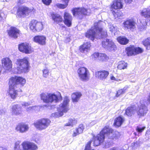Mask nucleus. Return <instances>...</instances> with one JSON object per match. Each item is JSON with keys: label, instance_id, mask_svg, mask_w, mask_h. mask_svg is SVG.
<instances>
[{"label": "nucleus", "instance_id": "nucleus-1", "mask_svg": "<svg viewBox=\"0 0 150 150\" xmlns=\"http://www.w3.org/2000/svg\"><path fill=\"white\" fill-rule=\"evenodd\" d=\"M120 134L117 131H114L108 126H105L102 130L100 133L94 138V144L97 146L102 143L105 137L106 136L111 141H115L119 139Z\"/></svg>", "mask_w": 150, "mask_h": 150}, {"label": "nucleus", "instance_id": "nucleus-2", "mask_svg": "<svg viewBox=\"0 0 150 150\" xmlns=\"http://www.w3.org/2000/svg\"><path fill=\"white\" fill-rule=\"evenodd\" d=\"M105 24V23L101 21L95 22L94 26L86 33V37L92 40L95 38L106 37L108 35L107 31L106 30H104L102 28Z\"/></svg>", "mask_w": 150, "mask_h": 150}, {"label": "nucleus", "instance_id": "nucleus-3", "mask_svg": "<svg viewBox=\"0 0 150 150\" xmlns=\"http://www.w3.org/2000/svg\"><path fill=\"white\" fill-rule=\"evenodd\" d=\"M15 67L13 70L14 74H21L25 73L29 71V63L28 59L24 57L23 59H18L15 62Z\"/></svg>", "mask_w": 150, "mask_h": 150}, {"label": "nucleus", "instance_id": "nucleus-4", "mask_svg": "<svg viewBox=\"0 0 150 150\" xmlns=\"http://www.w3.org/2000/svg\"><path fill=\"white\" fill-rule=\"evenodd\" d=\"M41 100L46 103L57 102L62 99L60 93L59 92L54 93H42L40 95Z\"/></svg>", "mask_w": 150, "mask_h": 150}, {"label": "nucleus", "instance_id": "nucleus-5", "mask_svg": "<svg viewBox=\"0 0 150 150\" xmlns=\"http://www.w3.org/2000/svg\"><path fill=\"white\" fill-rule=\"evenodd\" d=\"M70 101L69 98L67 96H65L63 102L57 108V112L53 113L51 117L57 118L62 116L64 113L67 112L69 109V103Z\"/></svg>", "mask_w": 150, "mask_h": 150}, {"label": "nucleus", "instance_id": "nucleus-6", "mask_svg": "<svg viewBox=\"0 0 150 150\" xmlns=\"http://www.w3.org/2000/svg\"><path fill=\"white\" fill-rule=\"evenodd\" d=\"M50 122L51 121L49 119L42 118L36 121L34 125L38 129L42 130L46 129L49 126Z\"/></svg>", "mask_w": 150, "mask_h": 150}, {"label": "nucleus", "instance_id": "nucleus-7", "mask_svg": "<svg viewBox=\"0 0 150 150\" xmlns=\"http://www.w3.org/2000/svg\"><path fill=\"white\" fill-rule=\"evenodd\" d=\"M74 16L81 18L83 15H89L90 13L89 10H87L84 8H76L72 11Z\"/></svg>", "mask_w": 150, "mask_h": 150}, {"label": "nucleus", "instance_id": "nucleus-8", "mask_svg": "<svg viewBox=\"0 0 150 150\" xmlns=\"http://www.w3.org/2000/svg\"><path fill=\"white\" fill-rule=\"evenodd\" d=\"M26 82L25 79L22 76H15L12 77L9 80L10 83L13 84L16 87H17V86L19 85L21 86H23Z\"/></svg>", "mask_w": 150, "mask_h": 150}, {"label": "nucleus", "instance_id": "nucleus-9", "mask_svg": "<svg viewBox=\"0 0 150 150\" xmlns=\"http://www.w3.org/2000/svg\"><path fill=\"white\" fill-rule=\"evenodd\" d=\"M77 72L79 77L81 80L86 81L89 79V71L86 68L84 67L80 68L78 69Z\"/></svg>", "mask_w": 150, "mask_h": 150}, {"label": "nucleus", "instance_id": "nucleus-10", "mask_svg": "<svg viewBox=\"0 0 150 150\" xmlns=\"http://www.w3.org/2000/svg\"><path fill=\"white\" fill-rule=\"evenodd\" d=\"M18 48L20 52L26 54H30L33 51L31 45L26 42L22 43L19 45Z\"/></svg>", "mask_w": 150, "mask_h": 150}, {"label": "nucleus", "instance_id": "nucleus-11", "mask_svg": "<svg viewBox=\"0 0 150 150\" xmlns=\"http://www.w3.org/2000/svg\"><path fill=\"white\" fill-rule=\"evenodd\" d=\"M102 46L109 51L114 50L116 48V46L111 40L108 39H104L102 42Z\"/></svg>", "mask_w": 150, "mask_h": 150}, {"label": "nucleus", "instance_id": "nucleus-12", "mask_svg": "<svg viewBox=\"0 0 150 150\" xmlns=\"http://www.w3.org/2000/svg\"><path fill=\"white\" fill-rule=\"evenodd\" d=\"M23 150H37L38 146L34 142L29 141L23 142L21 144Z\"/></svg>", "mask_w": 150, "mask_h": 150}, {"label": "nucleus", "instance_id": "nucleus-13", "mask_svg": "<svg viewBox=\"0 0 150 150\" xmlns=\"http://www.w3.org/2000/svg\"><path fill=\"white\" fill-rule=\"evenodd\" d=\"M33 10V8H29L25 6H22L19 9L17 14L20 16L24 17L28 15L31 12H34Z\"/></svg>", "mask_w": 150, "mask_h": 150}, {"label": "nucleus", "instance_id": "nucleus-14", "mask_svg": "<svg viewBox=\"0 0 150 150\" xmlns=\"http://www.w3.org/2000/svg\"><path fill=\"white\" fill-rule=\"evenodd\" d=\"M2 67L6 71H10L11 70L12 63L11 60L8 57L3 58L1 60Z\"/></svg>", "mask_w": 150, "mask_h": 150}, {"label": "nucleus", "instance_id": "nucleus-15", "mask_svg": "<svg viewBox=\"0 0 150 150\" xmlns=\"http://www.w3.org/2000/svg\"><path fill=\"white\" fill-rule=\"evenodd\" d=\"M136 111L138 115L139 116H144L146 114L147 108L144 104L143 101H140Z\"/></svg>", "mask_w": 150, "mask_h": 150}, {"label": "nucleus", "instance_id": "nucleus-16", "mask_svg": "<svg viewBox=\"0 0 150 150\" xmlns=\"http://www.w3.org/2000/svg\"><path fill=\"white\" fill-rule=\"evenodd\" d=\"M28 125L24 123L19 124L15 127L16 130L19 133H23L28 131L29 129Z\"/></svg>", "mask_w": 150, "mask_h": 150}, {"label": "nucleus", "instance_id": "nucleus-17", "mask_svg": "<svg viewBox=\"0 0 150 150\" xmlns=\"http://www.w3.org/2000/svg\"><path fill=\"white\" fill-rule=\"evenodd\" d=\"M13 84H9V89L8 93L11 98L14 99L16 98L18 95V91L16 87Z\"/></svg>", "mask_w": 150, "mask_h": 150}, {"label": "nucleus", "instance_id": "nucleus-18", "mask_svg": "<svg viewBox=\"0 0 150 150\" xmlns=\"http://www.w3.org/2000/svg\"><path fill=\"white\" fill-rule=\"evenodd\" d=\"M123 24L125 29H130L132 31H133L136 27V23L132 19L127 20L123 23Z\"/></svg>", "mask_w": 150, "mask_h": 150}, {"label": "nucleus", "instance_id": "nucleus-19", "mask_svg": "<svg viewBox=\"0 0 150 150\" xmlns=\"http://www.w3.org/2000/svg\"><path fill=\"white\" fill-rule=\"evenodd\" d=\"M8 34L9 36L14 38H16L19 35L20 31L19 30L15 27H12L8 30Z\"/></svg>", "mask_w": 150, "mask_h": 150}, {"label": "nucleus", "instance_id": "nucleus-20", "mask_svg": "<svg viewBox=\"0 0 150 150\" xmlns=\"http://www.w3.org/2000/svg\"><path fill=\"white\" fill-rule=\"evenodd\" d=\"M64 18L65 24L68 27L71 26L72 20V16L71 14L67 11H65L64 13Z\"/></svg>", "mask_w": 150, "mask_h": 150}, {"label": "nucleus", "instance_id": "nucleus-21", "mask_svg": "<svg viewBox=\"0 0 150 150\" xmlns=\"http://www.w3.org/2000/svg\"><path fill=\"white\" fill-rule=\"evenodd\" d=\"M109 74V72L105 70L98 71L96 72L95 73L96 77L102 80H104L105 79Z\"/></svg>", "mask_w": 150, "mask_h": 150}, {"label": "nucleus", "instance_id": "nucleus-22", "mask_svg": "<svg viewBox=\"0 0 150 150\" xmlns=\"http://www.w3.org/2000/svg\"><path fill=\"white\" fill-rule=\"evenodd\" d=\"M11 113L13 115H22V108L21 107L18 105H13L11 107Z\"/></svg>", "mask_w": 150, "mask_h": 150}, {"label": "nucleus", "instance_id": "nucleus-23", "mask_svg": "<svg viewBox=\"0 0 150 150\" xmlns=\"http://www.w3.org/2000/svg\"><path fill=\"white\" fill-rule=\"evenodd\" d=\"M91 47L90 43L89 42H86L80 46L79 50L81 53L87 54L89 52Z\"/></svg>", "mask_w": 150, "mask_h": 150}, {"label": "nucleus", "instance_id": "nucleus-24", "mask_svg": "<svg viewBox=\"0 0 150 150\" xmlns=\"http://www.w3.org/2000/svg\"><path fill=\"white\" fill-rule=\"evenodd\" d=\"M46 38L43 35H37L33 38L34 41L41 45H45V44Z\"/></svg>", "mask_w": 150, "mask_h": 150}, {"label": "nucleus", "instance_id": "nucleus-25", "mask_svg": "<svg viewBox=\"0 0 150 150\" xmlns=\"http://www.w3.org/2000/svg\"><path fill=\"white\" fill-rule=\"evenodd\" d=\"M123 7V3L121 0H115L111 5V8L115 9H121Z\"/></svg>", "mask_w": 150, "mask_h": 150}, {"label": "nucleus", "instance_id": "nucleus-26", "mask_svg": "<svg viewBox=\"0 0 150 150\" xmlns=\"http://www.w3.org/2000/svg\"><path fill=\"white\" fill-rule=\"evenodd\" d=\"M52 19L54 22L59 23L62 22L63 18L62 16L60 15L57 13H52L51 14Z\"/></svg>", "mask_w": 150, "mask_h": 150}, {"label": "nucleus", "instance_id": "nucleus-27", "mask_svg": "<svg viewBox=\"0 0 150 150\" xmlns=\"http://www.w3.org/2000/svg\"><path fill=\"white\" fill-rule=\"evenodd\" d=\"M81 96L82 94L80 92H76L72 93L71 96L72 102L74 103L77 102Z\"/></svg>", "mask_w": 150, "mask_h": 150}, {"label": "nucleus", "instance_id": "nucleus-28", "mask_svg": "<svg viewBox=\"0 0 150 150\" xmlns=\"http://www.w3.org/2000/svg\"><path fill=\"white\" fill-rule=\"evenodd\" d=\"M124 121L125 119L123 117L119 116L114 120V125L116 127H119L121 126Z\"/></svg>", "mask_w": 150, "mask_h": 150}, {"label": "nucleus", "instance_id": "nucleus-29", "mask_svg": "<svg viewBox=\"0 0 150 150\" xmlns=\"http://www.w3.org/2000/svg\"><path fill=\"white\" fill-rule=\"evenodd\" d=\"M134 46H130L127 47L125 49V51L127 55L128 56H131L133 55H135Z\"/></svg>", "mask_w": 150, "mask_h": 150}, {"label": "nucleus", "instance_id": "nucleus-30", "mask_svg": "<svg viewBox=\"0 0 150 150\" xmlns=\"http://www.w3.org/2000/svg\"><path fill=\"white\" fill-rule=\"evenodd\" d=\"M144 46L147 50H150V37L144 39L142 42Z\"/></svg>", "mask_w": 150, "mask_h": 150}, {"label": "nucleus", "instance_id": "nucleus-31", "mask_svg": "<svg viewBox=\"0 0 150 150\" xmlns=\"http://www.w3.org/2000/svg\"><path fill=\"white\" fill-rule=\"evenodd\" d=\"M117 39L119 42L122 45H126L129 41V40L124 37H119L117 38Z\"/></svg>", "mask_w": 150, "mask_h": 150}, {"label": "nucleus", "instance_id": "nucleus-32", "mask_svg": "<svg viewBox=\"0 0 150 150\" xmlns=\"http://www.w3.org/2000/svg\"><path fill=\"white\" fill-rule=\"evenodd\" d=\"M127 64L123 61H121L118 63L117 68L119 69H124L127 68Z\"/></svg>", "mask_w": 150, "mask_h": 150}, {"label": "nucleus", "instance_id": "nucleus-33", "mask_svg": "<svg viewBox=\"0 0 150 150\" xmlns=\"http://www.w3.org/2000/svg\"><path fill=\"white\" fill-rule=\"evenodd\" d=\"M135 108L129 107L126 110L125 113L126 115L128 116H131L135 112Z\"/></svg>", "mask_w": 150, "mask_h": 150}, {"label": "nucleus", "instance_id": "nucleus-34", "mask_svg": "<svg viewBox=\"0 0 150 150\" xmlns=\"http://www.w3.org/2000/svg\"><path fill=\"white\" fill-rule=\"evenodd\" d=\"M77 123L76 120L74 118L70 119H69L68 122L65 124L64 126H71L73 127V125Z\"/></svg>", "mask_w": 150, "mask_h": 150}, {"label": "nucleus", "instance_id": "nucleus-35", "mask_svg": "<svg viewBox=\"0 0 150 150\" xmlns=\"http://www.w3.org/2000/svg\"><path fill=\"white\" fill-rule=\"evenodd\" d=\"M68 5V4L66 3H64V4H63L59 3H57L54 4V6L59 9H64L66 8Z\"/></svg>", "mask_w": 150, "mask_h": 150}, {"label": "nucleus", "instance_id": "nucleus-36", "mask_svg": "<svg viewBox=\"0 0 150 150\" xmlns=\"http://www.w3.org/2000/svg\"><path fill=\"white\" fill-rule=\"evenodd\" d=\"M99 57V60L100 61H106L109 59L108 57L105 54L100 53Z\"/></svg>", "mask_w": 150, "mask_h": 150}, {"label": "nucleus", "instance_id": "nucleus-37", "mask_svg": "<svg viewBox=\"0 0 150 150\" xmlns=\"http://www.w3.org/2000/svg\"><path fill=\"white\" fill-rule=\"evenodd\" d=\"M36 21L32 20L30 24V29L33 32L36 31Z\"/></svg>", "mask_w": 150, "mask_h": 150}, {"label": "nucleus", "instance_id": "nucleus-38", "mask_svg": "<svg viewBox=\"0 0 150 150\" xmlns=\"http://www.w3.org/2000/svg\"><path fill=\"white\" fill-rule=\"evenodd\" d=\"M42 76L45 78H47L49 74V70L48 67L45 66L42 70Z\"/></svg>", "mask_w": 150, "mask_h": 150}, {"label": "nucleus", "instance_id": "nucleus-39", "mask_svg": "<svg viewBox=\"0 0 150 150\" xmlns=\"http://www.w3.org/2000/svg\"><path fill=\"white\" fill-rule=\"evenodd\" d=\"M110 31L112 33H114L117 32L118 31V28L116 26H114L110 24L109 26Z\"/></svg>", "mask_w": 150, "mask_h": 150}, {"label": "nucleus", "instance_id": "nucleus-40", "mask_svg": "<svg viewBox=\"0 0 150 150\" xmlns=\"http://www.w3.org/2000/svg\"><path fill=\"white\" fill-rule=\"evenodd\" d=\"M39 108V107L38 106H33L29 107L27 108L26 110L27 112H32L33 110H37Z\"/></svg>", "mask_w": 150, "mask_h": 150}, {"label": "nucleus", "instance_id": "nucleus-41", "mask_svg": "<svg viewBox=\"0 0 150 150\" xmlns=\"http://www.w3.org/2000/svg\"><path fill=\"white\" fill-rule=\"evenodd\" d=\"M36 31H39L42 30L43 29V25L42 23L38 22L36 21Z\"/></svg>", "mask_w": 150, "mask_h": 150}, {"label": "nucleus", "instance_id": "nucleus-42", "mask_svg": "<svg viewBox=\"0 0 150 150\" xmlns=\"http://www.w3.org/2000/svg\"><path fill=\"white\" fill-rule=\"evenodd\" d=\"M140 22L142 24L141 25H140L142 28H140V30L141 31H142L143 30L145 29L146 26L147 24V22L145 19L141 20L140 21Z\"/></svg>", "mask_w": 150, "mask_h": 150}, {"label": "nucleus", "instance_id": "nucleus-43", "mask_svg": "<svg viewBox=\"0 0 150 150\" xmlns=\"http://www.w3.org/2000/svg\"><path fill=\"white\" fill-rule=\"evenodd\" d=\"M100 53L98 52H95L92 55L91 57L92 59L94 60H99V57H100Z\"/></svg>", "mask_w": 150, "mask_h": 150}, {"label": "nucleus", "instance_id": "nucleus-44", "mask_svg": "<svg viewBox=\"0 0 150 150\" xmlns=\"http://www.w3.org/2000/svg\"><path fill=\"white\" fill-rule=\"evenodd\" d=\"M23 148H22L18 142L15 143L14 147V150H23Z\"/></svg>", "mask_w": 150, "mask_h": 150}, {"label": "nucleus", "instance_id": "nucleus-45", "mask_svg": "<svg viewBox=\"0 0 150 150\" xmlns=\"http://www.w3.org/2000/svg\"><path fill=\"white\" fill-rule=\"evenodd\" d=\"M135 55L142 53L143 52V50L140 47H134Z\"/></svg>", "mask_w": 150, "mask_h": 150}, {"label": "nucleus", "instance_id": "nucleus-46", "mask_svg": "<svg viewBox=\"0 0 150 150\" xmlns=\"http://www.w3.org/2000/svg\"><path fill=\"white\" fill-rule=\"evenodd\" d=\"M112 13L115 18H119L121 16V13L118 11H117L116 12L113 11L112 12Z\"/></svg>", "mask_w": 150, "mask_h": 150}, {"label": "nucleus", "instance_id": "nucleus-47", "mask_svg": "<svg viewBox=\"0 0 150 150\" xmlns=\"http://www.w3.org/2000/svg\"><path fill=\"white\" fill-rule=\"evenodd\" d=\"M78 131V132L80 134L83 132L84 129L83 125V124H80L77 128H76Z\"/></svg>", "mask_w": 150, "mask_h": 150}, {"label": "nucleus", "instance_id": "nucleus-48", "mask_svg": "<svg viewBox=\"0 0 150 150\" xmlns=\"http://www.w3.org/2000/svg\"><path fill=\"white\" fill-rule=\"evenodd\" d=\"M145 128V127H141L137 126L136 128V131L139 133H141L144 131Z\"/></svg>", "mask_w": 150, "mask_h": 150}, {"label": "nucleus", "instance_id": "nucleus-49", "mask_svg": "<svg viewBox=\"0 0 150 150\" xmlns=\"http://www.w3.org/2000/svg\"><path fill=\"white\" fill-rule=\"evenodd\" d=\"M91 142H88L86 145L84 150H90L91 149Z\"/></svg>", "mask_w": 150, "mask_h": 150}, {"label": "nucleus", "instance_id": "nucleus-50", "mask_svg": "<svg viewBox=\"0 0 150 150\" xmlns=\"http://www.w3.org/2000/svg\"><path fill=\"white\" fill-rule=\"evenodd\" d=\"M96 123V121H92L90 122H89L86 125L87 127L88 128L91 127L93 125H94Z\"/></svg>", "mask_w": 150, "mask_h": 150}, {"label": "nucleus", "instance_id": "nucleus-51", "mask_svg": "<svg viewBox=\"0 0 150 150\" xmlns=\"http://www.w3.org/2000/svg\"><path fill=\"white\" fill-rule=\"evenodd\" d=\"M33 102V101H31V102H23L21 104V105L23 106L26 107L31 105Z\"/></svg>", "mask_w": 150, "mask_h": 150}, {"label": "nucleus", "instance_id": "nucleus-52", "mask_svg": "<svg viewBox=\"0 0 150 150\" xmlns=\"http://www.w3.org/2000/svg\"><path fill=\"white\" fill-rule=\"evenodd\" d=\"M80 134L79 132H78V131L76 129H75L74 130L73 133L72 134V136L73 137H75L77 135Z\"/></svg>", "mask_w": 150, "mask_h": 150}, {"label": "nucleus", "instance_id": "nucleus-53", "mask_svg": "<svg viewBox=\"0 0 150 150\" xmlns=\"http://www.w3.org/2000/svg\"><path fill=\"white\" fill-rule=\"evenodd\" d=\"M142 143L139 140L138 141H136L134 143V146L135 147H137L139 146Z\"/></svg>", "mask_w": 150, "mask_h": 150}, {"label": "nucleus", "instance_id": "nucleus-54", "mask_svg": "<svg viewBox=\"0 0 150 150\" xmlns=\"http://www.w3.org/2000/svg\"><path fill=\"white\" fill-rule=\"evenodd\" d=\"M43 3L46 5H49L51 2V0H42Z\"/></svg>", "mask_w": 150, "mask_h": 150}, {"label": "nucleus", "instance_id": "nucleus-55", "mask_svg": "<svg viewBox=\"0 0 150 150\" xmlns=\"http://www.w3.org/2000/svg\"><path fill=\"white\" fill-rule=\"evenodd\" d=\"M124 93L122 89H120L117 91L116 96L117 97H118L120 95L123 94Z\"/></svg>", "mask_w": 150, "mask_h": 150}, {"label": "nucleus", "instance_id": "nucleus-56", "mask_svg": "<svg viewBox=\"0 0 150 150\" xmlns=\"http://www.w3.org/2000/svg\"><path fill=\"white\" fill-rule=\"evenodd\" d=\"M110 79L111 80L113 81H119L120 80L117 78H116L114 77L112 75H111L110 76Z\"/></svg>", "mask_w": 150, "mask_h": 150}, {"label": "nucleus", "instance_id": "nucleus-57", "mask_svg": "<svg viewBox=\"0 0 150 150\" xmlns=\"http://www.w3.org/2000/svg\"><path fill=\"white\" fill-rule=\"evenodd\" d=\"M6 17V15H5L4 13L2 11L0 12V17L1 19H4Z\"/></svg>", "mask_w": 150, "mask_h": 150}, {"label": "nucleus", "instance_id": "nucleus-58", "mask_svg": "<svg viewBox=\"0 0 150 150\" xmlns=\"http://www.w3.org/2000/svg\"><path fill=\"white\" fill-rule=\"evenodd\" d=\"M129 88V86H125L122 89L123 93H124L127 91L128 89Z\"/></svg>", "mask_w": 150, "mask_h": 150}, {"label": "nucleus", "instance_id": "nucleus-59", "mask_svg": "<svg viewBox=\"0 0 150 150\" xmlns=\"http://www.w3.org/2000/svg\"><path fill=\"white\" fill-rule=\"evenodd\" d=\"M62 1L64 2V3H66L68 4L70 0H62Z\"/></svg>", "mask_w": 150, "mask_h": 150}, {"label": "nucleus", "instance_id": "nucleus-60", "mask_svg": "<svg viewBox=\"0 0 150 150\" xmlns=\"http://www.w3.org/2000/svg\"><path fill=\"white\" fill-rule=\"evenodd\" d=\"M126 3H131L132 1V0H124Z\"/></svg>", "mask_w": 150, "mask_h": 150}, {"label": "nucleus", "instance_id": "nucleus-61", "mask_svg": "<svg viewBox=\"0 0 150 150\" xmlns=\"http://www.w3.org/2000/svg\"><path fill=\"white\" fill-rule=\"evenodd\" d=\"M0 150H7V149L5 148L0 147Z\"/></svg>", "mask_w": 150, "mask_h": 150}, {"label": "nucleus", "instance_id": "nucleus-62", "mask_svg": "<svg viewBox=\"0 0 150 150\" xmlns=\"http://www.w3.org/2000/svg\"><path fill=\"white\" fill-rule=\"evenodd\" d=\"M5 112V111L3 110H0V114H3Z\"/></svg>", "mask_w": 150, "mask_h": 150}, {"label": "nucleus", "instance_id": "nucleus-63", "mask_svg": "<svg viewBox=\"0 0 150 150\" xmlns=\"http://www.w3.org/2000/svg\"><path fill=\"white\" fill-rule=\"evenodd\" d=\"M147 101L150 103V93L147 99Z\"/></svg>", "mask_w": 150, "mask_h": 150}, {"label": "nucleus", "instance_id": "nucleus-64", "mask_svg": "<svg viewBox=\"0 0 150 150\" xmlns=\"http://www.w3.org/2000/svg\"><path fill=\"white\" fill-rule=\"evenodd\" d=\"M2 67L1 66H0V74L1 73V71L2 70Z\"/></svg>", "mask_w": 150, "mask_h": 150}]
</instances>
